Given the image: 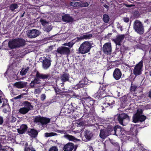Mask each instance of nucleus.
Masks as SVG:
<instances>
[{
  "label": "nucleus",
  "instance_id": "obj_56",
  "mask_svg": "<svg viewBox=\"0 0 151 151\" xmlns=\"http://www.w3.org/2000/svg\"><path fill=\"white\" fill-rule=\"evenodd\" d=\"M23 96V94H21L16 97H14L13 99L16 100V99H20L22 98V97Z\"/></svg>",
  "mask_w": 151,
  "mask_h": 151
},
{
  "label": "nucleus",
  "instance_id": "obj_58",
  "mask_svg": "<svg viewBox=\"0 0 151 151\" xmlns=\"http://www.w3.org/2000/svg\"><path fill=\"white\" fill-rule=\"evenodd\" d=\"M124 21L125 22H128L129 21V18L124 17L123 18Z\"/></svg>",
  "mask_w": 151,
  "mask_h": 151
},
{
  "label": "nucleus",
  "instance_id": "obj_32",
  "mask_svg": "<svg viewBox=\"0 0 151 151\" xmlns=\"http://www.w3.org/2000/svg\"><path fill=\"white\" fill-rule=\"evenodd\" d=\"M92 36V34L86 35L79 37H77V38L78 40H80L85 39H89Z\"/></svg>",
  "mask_w": 151,
  "mask_h": 151
},
{
  "label": "nucleus",
  "instance_id": "obj_24",
  "mask_svg": "<svg viewBox=\"0 0 151 151\" xmlns=\"http://www.w3.org/2000/svg\"><path fill=\"white\" fill-rule=\"evenodd\" d=\"M40 79H38L36 78H35L34 80L32 81L29 84L30 87L31 88H34L35 85L39 84L40 83Z\"/></svg>",
  "mask_w": 151,
  "mask_h": 151
},
{
  "label": "nucleus",
  "instance_id": "obj_49",
  "mask_svg": "<svg viewBox=\"0 0 151 151\" xmlns=\"http://www.w3.org/2000/svg\"><path fill=\"white\" fill-rule=\"evenodd\" d=\"M55 131L58 133H60L61 134H64L65 135L67 134L66 131L64 130H55Z\"/></svg>",
  "mask_w": 151,
  "mask_h": 151
},
{
  "label": "nucleus",
  "instance_id": "obj_21",
  "mask_svg": "<svg viewBox=\"0 0 151 151\" xmlns=\"http://www.w3.org/2000/svg\"><path fill=\"white\" fill-rule=\"evenodd\" d=\"M125 37L124 35H119L116 37L115 39L114 40V41L116 45H119Z\"/></svg>",
  "mask_w": 151,
  "mask_h": 151
},
{
  "label": "nucleus",
  "instance_id": "obj_30",
  "mask_svg": "<svg viewBox=\"0 0 151 151\" xmlns=\"http://www.w3.org/2000/svg\"><path fill=\"white\" fill-rule=\"evenodd\" d=\"M43 88V86H38L37 87H36L34 91V93L35 94H39L42 91V89Z\"/></svg>",
  "mask_w": 151,
  "mask_h": 151
},
{
  "label": "nucleus",
  "instance_id": "obj_15",
  "mask_svg": "<svg viewBox=\"0 0 151 151\" xmlns=\"http://www.w3.org/2000/svg\"><path fill=\"white\" fill-rule=\"evenodd\" d=\"M51 60H50L45 58L42 62V66L43 68L45 69L48 68L51 65Z\"/></svg>",
  "mask_w": 151,
  "mask_h": 151
},
{
  "label": "nucleus",
  "instance_id": "obj_20",
  "mask_svg": "<svg viewBox=\"0 0 151 151\" xmlns=\"http://www.w3.org/2000/svg\"><path fill=\"white\" fill-rule=\"evenodd\" d=\"M27 83V82L19 81L14 83V86L17 88H21L25 87Z\"/></svg>",
  "mask_w": 151,
  "mask_h": 151
},
{
  "label": "nucleus",
  "instance_id": "obj_63",
  "mask_svg": "<svg viewBox=\"0 0 151 151\" xmlns=\"http://www.w3.org/2000/svg\"><path fill=\"white\" fill-rule=\"evenodd\" d=\"M13 65L12 64L11 65H9V68H8V70L9 69H12L13 68Z\"/></svg>",
  "mask_w": 151,
  "mask_h": 151
},
{
  "label": "nucleus",
  "instance_id": "obj_5",
  "mask_svg": "<svg viewBox=\"0 0 151 151\" xmlns=\"http://www.w3.org/2000/svg\"><path fill=\"white\" fill-rule=\"evenodd\" d=\"M133 28L135 32L140 35L144 33V26L142 23L140 21L137 20L134 21L133 24Z\"/></svg>",
  "mask_w": 151,
  "mask_h": 151
},
{
  "label": "nucleus",
  "instance_id": "obj_35",
  "mask_svg": "<svg viewBox=\"0 0 151 151\" xmlns=\"http://www.w3.org/2000/svg\"><path fill=\"white\" fill-rule=\"evenodd\" d=\"M70 5L74 7H80L81 3L78 2L72 1L70 3Z\"/></svg>",
  "mask_w": 151,
  "mask_h": 151
},
{
  "label": "nucleus",
  "instance_id": "obj_60",
  "mask_svg": "<svg viewBox=\"0 0 151 151\" xmlns=\"http://www.w3.org/2000/svg\"><path fill=\"white\" fill-rule=\"evenodd\" d=\"M3 122V117L0 116V124H2Z\"/></svg>",
  "mask_w": 151,
  "mask_h": 151
},
{
  "label": "nucleus",
  "instance_id": "obj_28",
  "mask_svg": "<svg viewBox=\"0 0 151 151\" xmlns=\"http://www.w3.org/2000/svg\"><path fill=\"white\" fill-rule=\"evenodd\" d=\"M107 133L109 135L110 134L114 135V127L111 126H108L107 128H105Z\"/></svg>",
  "mask_w": 151,
  "mask_h": 151
},
{
  "label": "nucleus",
  "instance_id": "obj_52",
  "mask_svg": "<svg viewBox=\"0 0 151 151\" xmlns=\"http://www.w3.org/2000/svg\"><path fill=\"white\" fill-rule=\"evenodd\" d=\"M46 96L44 94H42L40 96L41 99L42 101H43L45 99Z\"/></svg>",
  "mask_w": 151,
  "mask_h": 151
},
{
  "label": "nucleus",
  "instance_id": "obj_39",
  "mask_svg": "<svg viewBox=\"0 0 151 151\" xmlns=\"http://www.w3.org/2000/svg\"><path fill=\"white\" fill-rule=\"evenodd\" d=\"M138 86L136 84H134L132 83L130 88V90L132 91H134L135 89L137 88Z\"/></svg>",
  "mask_w": 151,
  "mask_h": 151
},
{
  "label": "nucleus",
  "instance_id": "obj_55",
  "mask_svg": "<svg viewBox=\"0 0 151 151\" xmlns=\"http://www.w3.org/2000/svg\"><path fill=\"white\" fill-rule=\"evenodd\" d=\"M10 149L9 148H1L0 150V151H10Z\"/></svg>",
  "mask_w": 151,
  "mask_h": 151
},
{
  "label": "nucleus",
  "instance_id": "obj_3",
  "mask_svg": "<svg viewBox=\"0 0 151 151\" xmlns=\"http://www.w3.org/2000/svg\"><path fill=\"white\" fill-rule=\"evenodd\" d=\"M91 48V43L88 42H85L80 45L79 52L81 54H85L89 52Z\"/></svg>",
  "mask_w": 151,
  "mask_h": 151
},
{
  "label": "nucleus",
  "instance_id": "obj_8",
  "mask_svg": "<svg viewBox=\"0 0 151 151\" xmlns=\"http://www.w3.org/2000/svg\"><path fill=\"white\" fill-rule=\"evenodd\" d=\"M40 22L44 26L43 29L45 31L49 32L52 29L53 27L50 22L42 19H41Z\"/></svg>",
  "mask_w": 151,
  "mask_h": 151
},
{
  "label": "nucleus",
  "instance_id": "obj_51",
  "mask_svg": "<svg viewBox=\"0 0 151 151\" xmlns=\"http://www.w3.org/2000/svg\"><path fill=\"white\" fill-rule=\"evenodd\" d=\"M48 151H58V149L56 147L54 146L51 147Z\"/></svg>",
  "mask_w": 151,
  "mask_h": 151
},
{
  "label": "nucleus",
  "instance_id": "obj_59",
  "mask_svg": "<svg viewBox=\"0 0 151 151\" xmlns=\"http://www.w3.org/2000/svg\"><path fill=\"white\" fill-rule=\"evenodd\" d=\"M124 5L126 6L127 7H130L132 6H135L134 5V4H131V5H128L126 4H124Z\"/></svg>",
  "mask_w": 151,
  "mask_h": 151
},
{
  "label": "nucleus",
  "instance_id": "obj_7",
  "mask_svg": "<svg viewBox=\"0 0 151 151\" xmlns=\"http://www.w3.org/2000/svg\"><path fill=\"white\" fill-rule=\"evenodd\" d=\"M50 121V119L40 116H36L35 118L34 122L36 123L41 124L42 125L46 124Z\"/></svg>",
  "mask_w": 151,
  "mask_h": 151
},
{
  "label": "nucleus",
  "instance_id": "obj_1",
  "mask_svg": "<svg viewBox=\"0 0 151 151\" xmlns=\"http://www.w3.org/2000/svg\"><path fill=\"white\" fill-rule=\"evenodd\" d=\"M26 41L23 39L18 38L9 41L8 46L11 49L18 48L24 46L26 44Z\"/></svg>",
  "mask_w": 151,
  "mask_h": 151
},
{
  "label": "nucleus",
  "instance_id": "obj_23",
  "mask_svg": "<svg viewBox=\"0 0 151 151\" xmlns=\"http://www.w3.org/2000/svg\"><path fill=\"white\" fill-rule=\"evenodd\" d=\"M109 135L105 129H101L99 134L100 137L102 139H105Z\"/></svg>",
  "mask_w": 151,
  "mask_h": 151
},
{
  "label": "nucleus",
  "instance_id": "obj_6",
  "mask_svg": "<svg viewBox=\"0 0 151 151\" xmlns=\"http://www.w3.org/2000/svg\"><path fill=\"white\" fill-rule=\"evenodd\" d=\"M55 51L57 52L55 54L57 57V54L58 53L61 55H65L67 56H68L70 53V48L65 46H61L59 47Z\"/></svg>",
  "mask_w": 151,
  "mask_h": 151
},
{
  "label": "nucleus",
  "instance_id": "obj_47",
  "mask_svg": "<svg viewBox=\"0 0 151 151\" xmlns=\"http://www.w3.org/2000/svg\"><path fill=\"white\" fill-rule=\"evenodd\" d=\"M80 5V7H87L88 6L89 4L88 2H85L83 3L82 4L81 3V4Z\"/></svg>",
  "mask_w": 151,
  "mask_h": 151
},
{
  "label": "nucleus",
  "instance_id": "obj_11",
  "mask_svg": "<svg viewBox=\"0 0 151 151\" xmlns=\"http://www.w3.org/2000/svg\"><path fill=\"white\" fill-rule=\"evenodd\" d=\"M102 50L105 54H110L111 52V43L108 42L105 43L103 46Z\"/></svg>",
  "mask_w": 151,
  "mask_h": 151
},
{
  "label": "nucleus",
  "instance_id": "obj_46",
  "mask_svg": "<svg viewBox=\"0 0 151 151\" xmlns=\"http://www.w3.org/2000/svg\"><path fill=\"white\" fill-rule=\"evenodd\" d=\"M82 83H83V84L85 86V85L87 84L88 83L87 79L84 78L83 80L80 81Z\"/></svg>",
  "mask_w": 151,
  "mask_h": 151
},
{
  "label": "nucleus",
  "instance_id": "obj_29",
  "mask_svg": "<svg viewBox=\"0 0 151 151\" xmlns=\"http://www.w3.org/2000/svg\"><path fill=\"white\" fill-rule=\"evenodd\" d=\"M26 109H27L29 110V111L30 110L33 108V106H32L30 103L28 101H25L23 103Z\"/></svg>",
  "mask_w": 151,
  "mask_h": 151
},
{
  "label": "nucleus",
  "instance_id": "obj_9",
  "mask_svg": "<svg viewBox=\"0 0 151 151\" xmlns=\"http://www.w3.org/2000/svg\"><path fill=\"white\" fill-rule=\"evenodd\" d=\"M41 33L38 30L32 29L28 30L27 32V36L30 38H34L39 36Z\"/></svg>",
  "mask_w": 151,
  "mask_h": 151
},
{
  "label": "nucleus",
  "instance_id": "obj_53",
  "mask_svg": "<svg viewBox=\"0 0 151 151\" xmlns=\"http://www.w3.org/2000/svg\"><path fill=\"white\" fill-rule=\"evenodd\" d=\"M121 44L119 43V45H116V50H117L118 51H120L121 50Z\"/></svg>",
  "mask_w": 151,
  "mask_h": 151
},
{
  "label": "nucleus",
  "instance_id": "obj_2",
  "mask_svg": "<svg viewBox=\"0 0 151 151\" xmlns=\"http://www.w3.org/2000/svg\"><path fill=\"white\" fill-rule=\"evenodd\" d=\"M143 111L142 109H137L136 113L133 116V122L134 123L144 121L146 119L145 116L142 114Z\"/></svg>",
  "mask_w": 151,
  "mask_h": 151
},
{
  "label": "nucleus",
  "instance_id": "obj_17",
  "mask_svg": "<svg viewBox=\"0 0 151 151\" xmlns=\"http://www.w3.org/2000/svg\"><path fill=\"white\" fill-rule=\"evenodd\" d=\"M51 78V77L50 74H41L39 73L38 71L37 72L36 78H37L38 79H47V78Z\"/></svg>",
  "mask_w": 151,
  "mask_h": 151
},
{
  "label": "nucleus",
  "instance_id": "obj_25",
  "mask_svg": "<svg viewBox=\"0 0 151 151\" xmlns=\"http://www.w3.org/2000/svg\"><path fill=\"white\" fill-rule=\"evenodd\" d=\"M114 135L117 136L122 134V129L121 127L119 126H116L114 127Z\"/></svg>",
  "mask_w": 151,
  "mask_h": 151
},
{
  "label": "nucleus",
  "instance_id": "obj_33",
  "mask_svg": "<svg viewBox=\"0 0 151 151\" xmlns=\"http://www.w3.org/2000/svg\"><path fill=\"white\" fill-rule=\"evenodd\" d=\"M18 7V5L16 3L12 4L9 6L10 9L12 12H13L15 9H17Z\"/></svg>",
  "mask_w": 151,
  "mask_h": 151
},
{
  "label": "nucleus",
  "instance_id": "obj_43",
  "mask_svg": "<svg viewBox=\"0 0 151 151\" xmlns=\"http://www.w3.org/2000/svg\"><path fill=\"white\" fill-rule=\"evenodd\" d=\"M10 107L9 105H7L3 109V111L4 113H7L10 111Z\"/></svg>",
  "mask_w": 151,
  "mask_h": 151
},
{
  "label": "nucleus",
  "instance_id": "obj_45",
  "mask_svg": "<svg viewBox=\"0 0 151 151\" xmlns=\"http://www.w3.org/2000/svg\"><path fill=\"white\" fill-rule=\"evenodd\" d=\"M120 100L121 101L125 103L127 101V97L126 96H124L121 98Z\"/></svg>",
  "mask_w": 151,
  "mask_h": 151
},
{
  "label": "nucleus",
  "instance_id": "obj_38",
  "mask_svg": "<svg viewBox=\"0 0 151 151\" xmlns=\"http://www.w3.org/2000/svg\"><path fill=\"white\" fill-rule=\"evenodd\" d=\"M103 19L104 22L105 23H107L109 21V17L108 15L104 14L103 16Z\"/></svg>",
  "mask_w": 151,
  "mask_h": 151
},
{
  "label": "nucleus",
  "instance_id": "obj_19",
  "mask_svg": "<svg viewBox=\"0 0 151 151\" xmlns=\"http://www.w3.org/2000/svg\"><path fill=\"white\" fill-rule=\"evenodd\" d=\"M28 127L26 124H23L21 125L20 128L17 129L18 132L20 134H23L27 130Z\"/></svg>",
  "mask_w": 151,
  "mask_h": 151
},
{
  "label": "nucleus",
  "instance_id": "obj_16",
  "mask_svg": "<svg viewBox=\"0 0 151 151\" xmlns=\"http://www.w3.org/2000/svg\"><path fill=\"white\" fill-rule=\"evenodd\" d=\"M84 133V136L85 139H84V141L87 142L90 140L93 136L92 133L87 130L85 131Z\"/></svg>",
  "mask_w": 151,
  "mask_h": 151
},
{
  "label": "nucleus",
  "instance_id": "obj_4",
  "mask_svg": "<svg viewBox=\"0 0 151 151\" xmlns=\"http://www.w3.org/2000/svg\"><path fill=\"white\" fill-rule=\"evenodd\" d=\"M117 119L119 123L123 126H125L129 120V116L125 113L117 114Z\"/></svg>",
  "mask_w": 151,
  "mask_h": 151
},
{
  "label": "nucleus",
  "instance_id": "obj_64",
  "mask_svg": "<svg viewBox=\"0 0 151 151\" xmlns=\"http://www.w3.org/2000/svg\"><path fill=\"white\" fill-rule=\"evenodd\" d=\"M83 122H80L78 124V127H81V126H82L83 125Z\"/></svg>",
  "mask_w": 151,
  "mask_h": 151
},
{
  "label": "nucleus",
  "instance_id": "obj_36",
  "mask_svg": "<svg viewBox=\"0 0 151 151\" xmlns=\"http://www.w3.org/2000/svg\"><path fill=\"white\" fill-rule=\"evenodd\" d=\"M57 134L55 133L50 132V133H45V137H51L57 135Z\"/></svg>",
  "mask_w": 151,
  "mask_h": 151
},
{
  "label": "nucleus",
  "instance_id": "obj_12",
  "mask_svg": "<svg viewBox=\"0 0 151 151\" xmlns=\"http://www.w3.org/2000/svg\"><path fill=\"white\" fill-rule=\"evenodd\" d=\"M106 102L104 104V106L105 107H107L108 106L106 105V104L109 105V106L113 105L114 103V98L110 96H108L106 97Z\"/></svg>",
  "mask_w": 151,
  "mask_h": 151
},
{
  "label": "nucleus",
  "instance_id": "obj_14",
  "mask_svg": "<svg viewBox=\"0 0 151 151\" xmlns=\"http://www.w3.org/2000/svg\"><path fill=\"white\" fill-rule=\"evenodd\" d=\"M74 148V145L73 143L69 142L64 145L63 150L64 151H72Z\"/></svg>",
  "mask_w": 151,
  "mask_h": 151
},
{
  "label": "nucleus",
  "instance_id": "obj_34",
  "mask_svg": "<svg viewBox=\"0 0 151 151\" xmlns=\"http://www.w3.org/2000/svg\"><path fill=\"white\" fill-rule=\"evenodd\" d=\"M83 111L84 114H89L91 112V109L88 106H84Z\"/></svg>",
  "mask_w": 151,
  "mask_h": 151
},
{
  "label": "nucleus",
  "instance_id": "obj_31",
  "mask_svg": "<svg viewBox=\"0 0 151 151\" xmlns=\"http://www.w3.org/2000/svg\"><path fill=\"white\" fill-rule=\"evenodd\" d=\"M29 110L24 107L21 108L19 110V112L21 114H27L29 111Z\"/></svg>",
  "mask_w": 151,
  "mask_h": 151
},
{
  "label": "nucleus",
  "instance_id": "obj_50",
  "mask_svg": "<svg viewBox=\"0 0 151 151\" xmlns=\"http://www.w3.org/2000/svg\"><path fill=\"white\" fill-rule=\"evenodd\" d=\"M100 94V91H98L96 93H95L94 95L93 96L95 98L97 99H99V98H100V97H99Z\"/></svg>",
  "mask_w": 151,
  "mask_h": 151
},
{
  "label": "nucleus",
  "instance_id": "obj_26",
  "mask_svg": "<svg viewBox=\"0 0 151 151\" xmlns=\"http://www.w3.org/2000/svg\"><path fill=\"white\" fill-rule=\"evenodd\" d=\"M60 79L63 82L68 81L69 75L68 73H64L63 75L61 76Z\"/></svg>",
  "mask_w": 151,
  "mask_h": 151
},
{
  "label": "nucleus",
  "instance_id": "obj_44",
  "mask_svg": "<svg viewBox=\"0 0 151 151\" xmlns=\"http://www.w3.org/2000/svg\"><path fill=\"white\" fill-rule=\"evenodd\" d=\"M24 151H36L33 147L24 148Z\"/></svg>",
  "mask_w": 151,
  "mask_h": 151
},
{
  "label": "nucleus",
  "instance_id": "obj_41",
  "mask_svg": "<svg viewBox=\"0 0 151 151\" xmlns=\"http://www.w3.org/2000/svg\"><path fill=\"white\" fill-rule=\"evenodd\" d=\"M105 94V92L104 91L102 90H100V94L99 96V97H100V98L102 99L104 97L106 98Z\"/></svg>",
  "mask_w": 151,
  "mask_h": 151
},
{
  "label": "nucleus",
  "instance_id": "obj_22",
  "mask_svg": "<svg viewBox=\"0 0 151 151\" xmlns=\"http://www.w3.org/2000/svg\"><path fill=\"white\" fill-rule=\"evenodd\" d=\"M62 19L63 21L67 23L72 22L73 20L72 17L68 14H65L62 16Z\"/></svg>",
  "mask_w": 151,
  "mask_h": 151
},
{
  "label": "nucleus",
  "instance_id": "obj_40",
  "mask_svg": "<svg viewBox=\"0 0 151 151\" xmlns=\"http://www.w3.org/2000/svg\"><path fill=\"white\" fill-rule=\"evenodd\" d=\"M29 68V67H27L25 69L23 68L21 71V73L22 75H23L25 74L28 71Z\"/></svg>",
  "mask_w": 151,
  "mask_h": 151
},
{
  "label": "nucleus",
  "instance_id": "obj_62",
  "mask_svg": "<svg viewBox=\"0 0 151 151\" xmlns=\"http://www.w3.org/2000/svg\"><path fill=\"white\" fill-rule=\"evenodd\" d=\"M103 6L107 9H109V7L106 4H104Z\"/></svg>",
  "mask_w": 151,
  "mask_h": 151
},
{
  "label": "nucleus",
  "instance_id": "obj_48",
  "mask_svg": "<svg viewBox=\"0 0 151 151\" xmlns=\"http://www.w3.org/2000/svg\"><path fill=\"white\" fill-rule=\"evenodd\" d=\"M88 103V104L90 105H93L94 104V101L91 99H88L87 100Z\"/></svg>",
  "mask_w": 151,
  "mask_h": 151
},
{
  "label": "nucleus",
  "instance_id": "obj_13",
  "mask_svg": "<svg viewBox=\"0 0 151 151\" xmlns=\"http://www.w3.org/2000/svg\"><path fill=\"white\" fill-rule=\"evenodd\" d=\"M27 134L32 138L36 137L38 134L37 130L34 129L29 128L27 131Z\"/></svg>",
  "mask_w": 151,
  "mask_h": 151
},
{
  "label": "nucleus",
  "instance_id": "obj_18",
  "mask_svg": "<svg viewBox=\"0 0 151 151\" xmlns=\"http://www.w3.org/2000/svg\"><path fill=\"white\" fill-rule=\"evenodd\" d=\"M113 76L115 79H119L122 76V73L120 70L118 68H116L114 72Z\"/></svg>",
  "mask_w": 151,
  "mask_h": 151
},
{
  "label": "nucleus",
  "instance_id": "obj_42",
  "mask_svg": "<svg viewBox=\"0 0 151 151\" xmlns=\"http://www.w3.org/2000/svg\"><path fill=\"white\" fill-rule=\"evenodd\" d=\"M84 86L83 84V83H82L80 81L79 83L75 86V88L76 89H78L83 88Z\"/></svg>",
  "mask_w": 151,
  "mask_h": 151
},
{
  "label": "nucleus",
  "instance_id": "obj_57",
  "mask_svg": "<svg viewBox=\"0 0 151 151\" xmlns=\"http://www.w3.org/2000/svg\"><path fill=\"white\" fill-rule=\"evenodd\" d=\"M16 121V118L13 116H12V119L10 122L12 123H14Z\"/></svg>",
  "mask_w": 151,
  "mask_h": 151
},
{
  "label": "nucleus",
  "instance_id": "obj_37",
  "mask_svg": "<svg viewBox=\"0 0 151 151\" xmlns=\"http://www.w3.org/2000/svg\"><path fill=\"white\" fill-rule=\"evenodd\" d=\"M131 131L134 135H136L137 134L138 131L137 127H134L133 128H131Z\"/></svg>",
  "mask_w": 151,
  "mask_h": 151
},
{
  "label": "nucleus",
  "instance_id": "obj_27",
  "mask_svg": "<svg viewBox=\"0 0 151 151\" xmlns=\"http://www.w3.org/2000/svg\"><path fill=\"white\" fill-rule=\"evenodd\" d=\"M63 137L70 141H78V139L68 134H66L63 136Z\"/></svg>",
  "mask_w": 151,
  "mask_h": 151
},
{
  "label": "nucleus",
  "instance_id": "obj_61",
  "mask_svg": "<svg viewBox=\"0 0 151 151\" xmlns=\"http://www.w3.org/2000/svg\"><path fill=\"white\" fill-rule=\"evenodd\" d=\"M25 148L28 147H32L31 145H30L28 146V143L27 142H26L25 143Z\"/></svg>",
  "mask_w": 151,
  "mask_h": 151
},
{
  "label": "nucleus",
  "instance_id": "obj_10",
  "mask_svg": "<svg viewBox=\"0 0 151 151\" xmlns=\"http://www.w3.org/2000/svg\"><path fill=\"white\" fill-rule=\"evenodd\" d=\"M143 63V61L142 60L135 66L133 70V73L136 76L139 75L141 74Z\"/></svg>",
  "mask_w": 151,
  "mask_h": 151
},
{
  "label": "nucleus",
  "instance_id": "obj_54",
  "mask_svg": "<svg viewBox=\"0 0 151 151\" xmlns=\"http://www.w3.org/2000/svg\"><path fill=\"white\" fill-rule=\"evenodd\" d=\"M74 44V43H73V42L72 41L69 42L68 43V46L70 47H71L73 46Z\"/></svg>",
  "mask_w": 151,
  "mask_h": 151
}]
</instances>
